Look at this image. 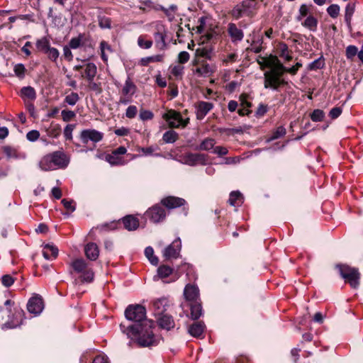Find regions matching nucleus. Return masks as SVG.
I'll use <instances>...</instances> for the list:
<instances>
[{"label": "nucleus", "instance_id": "nucleus-53", "mask_svg": "<svg viewBox=\"0 0 363 363\" xmlns=\"http://www.w3.org/2000/svg\"><path fill=\"white\" fill-rule=\"evenodd\" d=\"M312 6L311 5L310 6H307L306 4H302L300 6L299 9V14L296 17V20L300 21H301L304 17H306L310 12V7Z\"/></svg>", "mask_w": 363, "mask_h": 363}, {"label": "nucleus", "instance_id": "nucleus-32", "mask_svg": "<svg viewBox=\"0 0 363 363\" xmlns=\"http://www.w3.org/2000/svg\"><path fill=\"white\" fill-rule=\"evenodd\" d=\"M36 47L39 51L45 54L51 48L49 40L45 37L37 40Z\"/></svg>", "mask_w": 363, "mask_h": 363}, {"label": "nucleus", "instance_id": "nucleus-23", "mask_svg": "<svg viewBox=\"0 0 363 363\" xmlns=\"http://www.w3.org/2000/svg\"><path fill=\"white\" fill-rule=\"evenodd\" d=\"M84 67V77L86 79L87 81L94 79L97 72V67L96 65L93 62H88Z\"/></svg>", "mask_w": 363, "mask_h": 363}, {"label": "nucleus", "instance_id": "nucleus-18", "mask_svg": "<svg viewBox=\"0 0 363 363\" xmlns=\"http://www.w3.org/2000/svg\"><path fill=\"white\" fill-rule=\"evenodd\" d=\"M157 323L160 328L167 330H171L175 325L172 316L167 314L159 315V318H157Z\"/></svg>", "mask_w": 363, "mask_h": 363}, {"label": "nucleus", "instance_id": "nucleus-31", "mask_svg": "<svg viewBox=\"0 0 363 363\" xmlns=\"http://www.w3.org/2000/svg\"><path fill=\"white\" fill-rule=\"evenodd\" d=\"M302 26L308 28L311 31H315L318 26V20L313 16H308L302 23Z\"/></svg>", "mask_w": 363, "mask_h": 363}, {"label": "nucleus", "instance_id": "nucleus-54", "mask_svg": "<svg viewBox=\"0 0 363 363\" xmlns=\"http://www.w3.org/2000/svg\"><path fill=\"white\" fill-rule=\"evenodd\" d=\"M82 273V275L81 276V279L82 281L91 282L93 280L94 274L91 269H88L87 267Z\"/></svg>", "mask_w": 363, "mask_h": 363}, {"label": "nucleus", "instance_id": "nucleus-3", "mask_svg": "<svg viewBox=\"0 0 363 363\" xmlns=\"http://www.w3.org/2000/svg\"><path fill=\"white\" fill-rule=\"evenodd\" d=\"M146 218L149 219L153 223H159L163 222L167 216V213L163 206L157 203L149 208L145 213Z\"/></svg>", "mask_w": 363, "mask_h": 363}, {"label": "nucleus", "instance_id": "nucleus-22", "mask_svg": "<svg viewBox=\"0 0 363 363\" xmlns=\"http://www.w3.org/2000/svg\"><path fill=\"white\" fill-rule=\"evenodd\" d=\"M58 255V249L52 245L47 244L44 246L43 255L46 259H55Z\"/></svg>", "mask_w": 363, "mask_h": 363}, {"label": "nucleus", "instance_id": "nucleus-49", "mask_svg": "<svg viewBox=\"0 0 363 363\" xmlns=\"http://www.w3.org/2000/svg\"><path fill=\"white\" fill-rule=\"evenodd\" d=\"M61 203H62L65 208L67 211V215H69L71 213L74 212L75 211V206L74 204L73 200H67L66 199H63L61 201Z\"/></svg>", "mask_w": 363, "mask_h": 363}, {"label": "nucleus", "instance_id": "nucleus-8", "mask_svg": "<svg viewBox=\"0 0 363 363\" xmlns=\"http://www.w3.org/2000/svg\"><path fill=\"white\" fill-rule=\"evenodd\" d=\"M27 309L29 313L34 315L40 314L43 309V301L40 296L30 298L27 304Z\"/></svg>", "mask_w": 363, "mask_h": 363}, {"label": "nucleus", "instance_id": "nucleus-42", "mask_svg": "<svg viewBox=\"0 0 363 363\" xmlns=\"http://www.w3.org/2000/svg\"><path fill=\"white\" fill-rule=\"evenodd\" d=\"M200 57L211 60V50L210 49H208L206 48H203L201 49H197L196 51V58L195 59H200Z\"/></svg>", "mask_w": 363, "mask_h": 363}, {"label": "nucleus", "instance_id": "nucleus-41", "mask_svg": "<svg viewBox=\"0 0 363 363\" xmlns=\"http://www.w3.org/2000/svg\"><path fill=\"white\" fill-rule=\"evenodd\" d=\"M325 66V60L323 56L314 60L308 65V69L311 70H317L323 68Z\"/></svg>", "mask_w": 363, "mask_h": 363}, {"label": "nucleus", "instance_id": "nucleus-21", "mask_svg": "<svg viewBox=\"0 0 363 363\" xmlns=\"http://www.w3.org/2000/svg\"><path fill=\"white\" fill-rule=\"evenodd\" d=\"M155 40L156 43V46L160 50H164L167 47V44L165 42L166 38V32L163 29V30L157 29V31L154 33Z\"/></svg>", "mask_w": 363, "mask_h": 363}, {"label": "nucleus", "instance_id": "nucleus-16", "mask_svg": "<svg viewBox=\"0 0 363 363\" xmlns=\"http://www.w3.org/2000/svg\"><path fill=\"white\" fill-rule=\"evenodd\" d=\"M122 223L124 228L129 231L137 230L140 224L138 218L133 215H128L123 217Z\"/></svg>", "mask_w": 363, "mask_h": 363}, {"label": "nucleus", "instance_id": "nucleus-25", "mask_svg": "<svg viewBox=\"0 0 363 363\" xmlns=\"http://www.w3.org/2000/svg\"><path fill=\"white\" fill-rule=\"evenodd\" d=\"M21 96L25 99L34 101L36 99V92L33 87L28 86H23L21 89Z\"/></svg>", "mask_w": 363, "mask_h": 363}, {"label": "nucleus", "instance_id": "nucleus-58", "mask_svg": "<svg viewBox=\"0 0 363 363\" xmlns=\"http://www.w3.org/2000/svg\"><path fill=\"white\" fill-rule=\"evenodd\" d=\"M89 82V88L94 91L96 94H100L102 92V88L101 83H96L94 82V79L91 81H88Z\"/></svg>", "mask_w": 363, "mask_h": 363}, {"label": "nucleus", "instance_id": "nucleus-33", "mask_svg": "<svg viewBox=\"0 0 363 363\" xmlns=\"http://www.w3.org/2000/svg\"><path fill=\"white\" fill-rule=\"evenodd\" d=\"M354 4H348L345 8V20L350 29H351V21L354 11Z\"/></svg>", "mask_w": 363, "mask_h": 363}, {"label": "nucleus", "instance_id": "nucleus-20", "mask_svg": "<svg viewBox=\"0 0 363 363\" xmlns=\"http://www.w3.org/2000/svg\"><path fill=\"white\" fill-rule=\"evenodd\" d=\"M205 325L203 322L199 321L193 323L189 327V334L195 337H200L204 331Z\"/></svg>", "mask_w": 363, "mask_h": 363}, {"label": "nucleus", "instance_id": "nucleus-2", "mask_svg": "<svg viewBox=\"0 0 363 363\" xmlns=\"http://www.w3.org/2000/svg\"><path fill=\"white\" fill-rule=\"evenodd\" d=\"M340 276L347 282L352 288L357 289L359 285L360 274L358 269L346 264H337Z\"/></svg>", "mask_w": 363, "mask_h": 363}, {"label": "nucleus", "instance_id": "nucleus-50", "mask_svg": "<svg viewBox=\"0 0 363 363\" xmlns=\"http://www.w3.org/2000/svg\"><path fill=\"white\" fill-rule=\"evenodd\" d=\"M140 4L139 9L143 12H147L154 7V4L151 0H140Z\"/></svg>", "mask_w": 363, "mask_h": 363}, {"label": "nucleus", "instance_id": "nucleus-34", "mask_svg": "<svg viewBox=\"0 0 363 363\" xmlns=\"http://www.w3.org/2000/svg\"><path fill=\"white\" fill-rule=\"evenodd\" d=\"M46 131L48 136L57 138L61 133V127L59 124L52 123Z\"/></svg>", "mask_w": 363, "mask_h": 363}, {"label": "nucleus", "instance_id": "nucleus-17", "mask_svg": "<svg viewBox=\"0 0 363 363\" xmlns=\"http://www.w3.org/2000/svg\"><path fill=\"white\" fill-rule=\"evenodd\" d=\"M84 253L86 257L91 260H96L99 255V250L97 245L94 242H89L84 247Z\"/></svg>", "mask_w": 363, "mask_h": 363}, {"label": "nucleus", "instance_id": "nucleus-14", "mask_svg": "<svg viewBox=\"0 0 363 363\" xmlns=\"http://www.w3.org/2000/svg\"><path fill=\"white\" fill-rule=\"evenodd\" d=\"M152 306L155 315H162L169 307V301L166 298H158L153 301Z\"/></svg>", "mask_w": 363, "mask_h": 363}, {"label": "nucleus", "instance_id": "nucleus-56", "mask_svg": "<svg viewBox=\"0 0 363 363\" xmlns=\"http://www.w3.org/2000/svg\"><path fill=\"white\" fill-rule=\"evenodd\" d=\"M327 12L333 18H335L340 13V6L337 4H332L327 9Z\"/></svg>", "mask_w": 363, "mask_h": 363}, {"label": "nucleus", "instance_id": "nucleus-55", "mask_svg": "<svg viewBox=\"0 0 363 363\" xmlns=\"http://www.w3.org/2000/svg\"><path fill=\"white\" fill-rule=\"evenodd\" d=\"M99 26L100 28L104 29V28H108L110 29L111 28V18L106 17V16H99Z\"/></svg>", "mask_w": 363, "mask_h": 363}, {"label": "nucleus", "instance_id": "nucleus-9", "mask_svg": "<svg viewBox=\"0 0 363 363\" xmlns=\"http://www.w3.org/2000/svg\"><path fill=\"white\" fill-rule=\"evenodd\" d=\"M185 203L186 201L184 199L172 196L163 198L160 201V204H162L163 207H165L167 209H173L181 207L184 206Z\"/></svg>", "mask_w": 363, "mask_h": 363}, {"label": "nucleus", "instance_id": "nucleus-10", "mask_svg": "<svg viewBox=\"0 0 363 363\" xmlns=\"http://www.w3.org/2000/svg\"><path fill=\"white\" fill-rule=\"evenodd\" d=\"M55 167H66L69 163L67 155L62 151H55L48 154Z\"/></svg>", "mask_w": 363, "mask_h": 363}, {"label": "nucleus", "instance_id": "nucleus-1", "mask_svg": "<svg viewBox=\"0 0 363 363\" xmlns=\"http://www.w3.org/2000/svg\"><path fill=\"white\" fill-rule=\"evenodd\" d=\"M125 315L127 320L134 322V324L125 325L121 323L120 328L123 333L128 336L137 337V342L140 347H152L158 345V340L155 337L152 328L154 323L146 318V309L140 304L129 305L125 311Z\"/></svg>", "mask_w": 363, "mask_h": 363}, {"label": "nucleus", "instance_id": "nucleus-6", "mask_svg": "<svg viewBox=\"0 0 363 363\" xmlns=\"http://www.w3.org/2000/svg\"><path fill=\"white\" fill-rule=\"evenodd\" d=\"M103 137L102 133L94 129L84 130L81 132L80 135L82 142L84 144H87L89 141L99 142L103 139Z\"/></svg>", "mask_w": 363, "mask_h": 363}, {"label": "nucleus", "instance_id": "nucleus-64", "mask_svg": "<svg viewBox=\"0 0 363 363\" xmlns=\"http://www.w3.org/2000/svg\"><path fill=\"white\" fill-rule=\"evenodd\" d=\"M14 282V279L9 274H5L1 278V283L6 287L11 286Z\"/></svg>", "mask_w": 363, "mask_h": 363}, {"label": "nucleus", "instance_id": "nucleus-30", "mask_svg": "<svg viewBox=\"0 0 363 363\" xmlns=\"http://www.w3.org/2000/svg\"><path fill=\"white\" fill-rule=\"evenodd\" d=\"M39 166L41 169L44 171L52 170L55 168V166L50 158L49 155L44 156L39 162Z\"/></svg>", "mask_w": 363, "mask_h": 363}, {"label": "nucleus", "instance_id": "nucleus-37", "mask_svg": "<svg viewBox=\"0 0 363 363\" xmlns=\"http://www.w3.org/2000/svg\"><path fill=\"white\" fill-rule=\"evenodd\" d=\"M24 315V311L22 309H17L15 311L14 315L16 318H19L20 320H11V322H7L6 323L9 325V328H16L22 324V316Z\"/></svg>", "mask_w": 363, "mask_h": 363}, {"label": "nucleus", "instance_id": "nucleus-43", "mask_svg": "<svg viewBox=\"0 0 363 363\" xmlns=\"http://www.w3.org/2000/svg\"><path fill=\"white\" fill-rule=\"evenodd\" d=\"M242 6L245 9L247 16L251 15L252 13V9L255 7V0H245L243 1L241 4Z\"/></svg>", "mask_w": 363, "mask_h": 363}, {"label": "nucleus", "instance_id": "nucleus-52", "mask_svg": "<svg viewBox=\"0 0 363 363\" xmlns=\"http://www.w3.org/2000/svg\"><path fill=\"white\" fill-rule=\"evenodd\" d=\"M325 116L323 111L320 109H315L311 114V118L314 122L322 121Z\"/></svg>", "mask_w": 363, "mask_h": 363}, {"label": "nucleus", "instance_id": "nucleus-61", "mask_svg": "<svg viewBox=\"0 0 363 363\" xmlns=\"http://www.w3.org/2000/svg\"><path fill=\"white\" fill-rule=\"evenodd\" d=\"M61 115L63 121L65 122L69 121L76 116L75 113L70 110H62Z\"/></svg>", "mask_w": 363, "mask_h": 363}, {"label": "nucleus", "instance_id": "nucleus-29", "mask_svg": "<svg viewBox=\"0 0 363 363\" xmlns=\"http://www.w3.org/2000/svg\"><path fill=\"white\" fill-rule=\"evenodd\" d=\"M179 139V134L173 130L166 131L162 136V140L165 143H173Z\"/></svg>", "mask_w": 363, "mask_h": 363}, {"label": "nucleus", "instance_id": "nucleus-12", "mask_svg": "<svg viewBox=\"0 0 363 363\" xmlns=\"http://www.w3.org/2000/svg\"><path fill=\"white\" fill-rule=\"evenodd\" d=\"M181 249V241L178 238L168 245L163 252V256L166 259L177 258Z\"/></svg>", "mask_w": 363, "mask_h": 363}, {"label": "nucleus", "instance_id": "nucleus-39", "mask_svg": "<svg viewBox=\"0 0 363 363\" xmlns=\"http://www.w3.org/2000/svg\"><path fill=\"white\" fill-rule=\"evenodd\" d=\"M145 255L152 264L157 265L158 264V258L154 255V250L152 247H147L145 248Z\"/></svg>", "mask_w": 363, "mask_h": 363}, {"label": "nucleus", "instance_id": "nucleus-24", "mask_svg": "<svg viewBox=\"0 0 363 363\" xmlns=\"http://www.w3.org/2000/svg\"><path fill=\"white\" fill-rule=\"evenodd\" d=\"M70 266L77 273H82L88 267L86 262L82 258L74 259Z\"/></svg>", "mask_w": 363, "mask_h": 363}, {"label": "nucleus", "instance_id": "nucleus-38", "mask_svg": "<svg viewBox=\"0 0 363 363\" xmlns=\"http://www.w3.org/2000/svg\"><path fill=\"white\" fill-rule=\"evenodd\" d=\"M173 272V269L167 265H161L157 269V274L160 278L164 279L168 277Z\"/></svg>", "mask_w": 363, "mask_h": 363}, {"label": "nucleus", "instance_id": "nucleus-63", "mask_svg": "<svg viewBox=\"0 0 363 363\" xmlns=\"http://www.w3.org/2000/svg\"><path fill=\"white\" fill-rule=\"evenodd\" d=\"M139 116L142 121H147V120H151L153 118L154 114L150 111L141 109L140 111Z\"/></svg>", "mask_w": 363, "mask_h": 363}, {"label": "nucleus", "instance_id": "nucleus-36", "mask_svg": "<svg viewBox=\"0 0 363 363\" xmlns=\"http://www.w3.org/2000/svg\"><path fill=\"white\" fill-rule=\"evenodd\" d=\"M163 61V55H157L150 57H143L140 60V65L142 66H147L150 62H162Z\"/></svg>", "mask_w": 363, "mask_h": 363}, {"label": "nucleus", "instance_id": "nucleus-27", "mask_svg": "<svg viewBox=\"0 0 363 363\" xmlns=\"http://www.w3.org/2000/svg\"><path fill=\"white\" fill-rule=\"evenodd\" d=\"M216 142L214 139L207 138L204 139L199 146L196 147L194 150L208 151L213 148Z\"/></svg>", "mask_w": 363, "mask_h": 363}, {"label": "nucleus", "instance_id": "nucleus-35", "mask_svg": "<svg viewBox=\"0 0 363 363\" xmlns=\"http://www.w3.org/2000/svg\"><path fill=\"white\" fill-rule=\"evenodd\" d=\"M242 194L240 191H232L230 194V197L228 199V203L230 205L233 206H239L242 201Z\"/></svg>", "mask_w": 363, "mask_h": 363}, {"label": "nucleus", "instance_id": "nucleus-47", "mask_svg": "<svg viewBox=\"0 0 363 363\" xmlns=\"http://www.w3.org/2000/svg\"><path fill=\"white\" fill-rule=\"evenodd\" d=\"M106 161L111 165H118L122 164L121 158L115 155L113 152L106 156Z\"/></svg>", "mask_w": 363, "mask_h": 363}, {"label": "nucleus", "instance_id": "nucleus-60", "mask_svg": "<svg viewBox=\"0 0 363 363\" xmlns=\"http://www.w3.org/2000/svg\"><path fill=\"white\" fill-rule=\"evenodd\" d=\"M358 49L354 45H349L346 48V56L347 59L352 60L356 55H357Z\"/></svg>", "mask_w": 363, "mask_h": 363}, {"label": "nucleus", "instance_id": "nucleus-11", "mask_svg": "<svg viewBox=\"0 0 363 363\" xmlns=\"http://www.w3.org/2000/svg\"><path fill=\"white\" fill-rule=\"evenodd\" d=\"M279 72L275 70L265 72L264 74V86L265 89L277 90Z\"/></svg>", "mask_w": 363, "mask_h": 363}, {"label": "nucleus", "instance_id": "nucleus-13", "mask_svg": "<svg viewBox=\"0 0 363 363\" xmlns=\"http://www.w3.org/2000/svg\"><path fill=\"white\" fill-rule=\"evenodd\" d=\"M184 296L187 301L191 303L198 301L199 300V288L194 284H186L184 290Z\"/></svg>", "mask_w": 363, "mask_h": 363}, {"label": "nucleus", "instance_id": "nucleus-5", "mask_svg": "<svg viewBox=\"0 0 363 363\" xmlns=\"http://www.w3.org/2000/svg\"><path fill=\"white\" fill-rule=\"evenodd\" d=\"M192 65L196 67L192 71L197 77H209L214 72L213 69L205 60L194 59Z\"/></svg>", "mask_w": 363, "mask_h": 363}, {"label": "nucleus", "instance_id": "nucleus-15", "mask_svg": "<svg viewBox=\"0 0 363 363\" xmlns=\"http://www.w3.org/2000/svg\"><path fill=\"white\" fill-rule=\"evenodd\" d=\"M213 104L211 102L200 101L196 106V118L199 120L203 119L206 114L213 108Z\"/></svg>", "mask_w": 363, "mask_h": 363}, {"label": "nucleus", "instance_id": "nucleus-57", "mask_svg": "<svg viewBox=\"0 0 363 363\" xmlns=\"http://www.w3.org/2000/svg\"><path fill=\"white\" fill-rule=\"evenodd\" d=\"M138 45L141 48L149 49L152 45V41L145 40L144 36L140 35L138 38Z\"/></svg>", "mask_w": 363, "mask_h": 363}, {"label": "nucleus", "instance_id": "nucleus-45", "mask_svg": "<svg viewBox=\"0 0 363 363\" xmlns=\"http://www.w3.org/2000/svg\"><path fill=\"white\" fill-rule=\"evenodd\" d=\"M84 35L79 34L77 38H73L69 43V47L72 49H77L82 45V41L84 39Z\"/></svg>", "mask_w": 363, "mask_h": 363}, {"label": "nucleus", "instance_id": "nucleus-59", "mask_svg": "<svg viewBox=\"0 0 363 363\" xmlns=\"http://www.w3.org/2000/svg\"><path fill=\"white\" fill-rule=\"evenodd\" d=\"M45 54L50 60L55 62L60 53L57 48L51 47Z\"/></svg>", "mask_w": 363, "mask_h": 363}, {"label": "nucleus", "instance_id": "nucleus-44", "mask_svg": "<svg viewBox=\"0 0 363 363\" xmlns=\"http://www.w3.org/2000/svg\"><path fill=\"white\" fill-rule=\"evenodd\" d=\"M230 14L236 19L240 18L242 15H247L241 4L236 5L230 11Z\"/></svg>", "mask_w": 363, "mask_h": 363}, {"label": "nucleus", "instance_id": "nucleus-62", "mask_svg": "<svg viewBox=\"0 0 363 363\" xmlns=\"http://www.w3.org/2000/svg\"><path fill=\"white\" fill-rule=\"evenodd\" d=\"M14 72L19 78H23L25 76L26 68L23 64H17L14 67Z\"/></svg>", "mask_w": 363, "mask_h": 363}, {"label": "nucleus", "instance_id": "nucleus-7", "mask_svg": "<svg viewBox=\"0 0 363 363\" xmlns=\"http://www.w3.org/2000/svg\"><path fill=\"white\" fill-rule=\"evenodd\" d=\"M162 118L168 122V125L171 128H179L180 127L179 122L182 121V115L175 110H168L164 113Z\"/></svg>", "mask_w": 363, "mask_h": 363}, {"label": "nucleus", "instance_id": "nucleus-48", "mask_svg": "<svg viewBox=\"0 0 363 363\" xmlns=\"http://www.w3.org/2000/svg\"><path fill=\"white\" fill-rule=\"evenodd\" d=\"M286 131L284 127L279 126L278 127L275 131L273 132L272 136L269 138V141H272L277 140L279 138H281L286 134Z\"/></svg>", "mask_w": 363, "mask_h": 363}, {"label": "nucleus", "instance_id": "nucleus-46", "mask_svg": "<svg viewBox=\"0 0 363 363\" xmlns=\"http://www.w3.org/2000/svg\"><path fill=\"white\" fill-rule=\"evenodd\" d=\"M79 100V94L76 92H72L65 98V102L70 106H74Z\"/></svg>", "mask_w": 363, "mask_h": 363}, {"label": "nucleus", "instance_id": "nucleus-4", "mask_svg": "<svg viewBox=\"0 0 363 363\" xmlns=\"http://www.w3.org/2000/svg\"><path fill=\"white\" fill-rule=\"evenodd\" d=\"M208 155L202 153L186 152L182 155L184 163L189 166L205 165L208 163Z\"/></svg>", "mask_w": 363, "mask_h": 363}, {"label": "nucleus", "instance_id": "nucleus-26", "mask_svg": "<svg viewBox=\"0 0 363 363\" xmlns=\"http://www.w3.org/2000/svg\"><path fill=\"white\" fill-rule=\"evenodd\" d=\"M191 318L193 320L199 319L202 315L201 303L199 301L190 303Z\"/></svg>", "mask_w": 363, "mask_h": 363}, {"label": "nucleus", "instance_id": "nucleus-51", "mask_svg": "<svg viewBox=\"0 0 363 363\" xmlns=\"http://www.w3.org/2000/svg\"><path fill=\"white\" fill-rule=\"evenodd\" d=\"M3 151L9 159L18 158V152L16 150L11 146H4Z\"/></svg>", "mask_w": 363, "mask_h": 363}, {"label": "nucleus", "instance_id": "nucleus-19", "mask_svg": "<svg viewBox=\"0 0 363 363\" xmlns=\"http://www.w3.org/2000/svg\"><path fill=\"white\" fill-rule=\"evenodd\" d=\"M228 32L233 42L241 41L243 38V32L238 28L235 23H230L228 24Z\"/></svg>", "mask_w": 363, "mask_h": 363}, {"label": "nucleus", "instance_id": "nucleus-28", "mask_svg": "<svg viewBox=\"0 0 363 363\" xmlns=\"http://www.w3.org/2000/svg\"><path fill=\"white\" fill-rule=\"evenodd\" d=\"M136 91V86L128 78L122 89V93L124 96H132Z\"/></svg>", "mask_w": 363, "mask_h": 363}, {"label": "nucleus", "instance_id": "nucleus-40", "mask_svg": "<svg viewBox=\"0 0 363 363\" xmlns=\"http://www.w3.org/2000/svg\"><path fill=\"white\" fill-rule=\"evenodd\" d=\"M278 49L281 57L284 58L286 61H291L292 60V57L288 54L289 48L286 43H280Z\"/></svg>", "mask_w": 363, "mask_h": 363}]
</instances>
